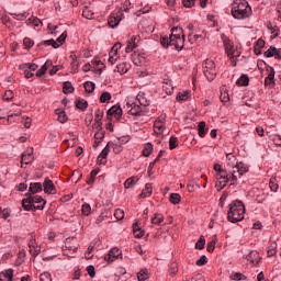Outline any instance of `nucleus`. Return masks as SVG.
Here are the masks:
<instances>
[{
    "label": "nucleus",
    "mask_w": 281,
    "mask_h": 281,
    "mask_svg": "<svg viewBox=\"0 0 281 281\" xmlns=\"http://www.w3.org/2000/svg\"><path fill=\"white\" fill-rule=\"evenodd\" d=\"M76 106L77 109H79L80 111H85L87 110V108L89 106V102H87V100L85 99H78L76 101Z\"/></svg>",
    "instance_id": "obj_38"
},
{
    "label": "nucleus",
    "mask_w": 281,
    "mask_h": 281,
    "mask_svg": "<svg viewBox=\"0 0 281 281\" xmlns=\"http://www.w3.org/2000/svg\"><path fill=\"white\" fill-rule=\"evenodd\" d=\"M137 49V36L133 35L130 41H127V45L125 47L126 54H131V52Z\"/></svg>",
    "instance_id": "obj_22"
},
{
    "label": "nucleus",
    "mask_w": 281,
    "mask_h": 281,
    "mask_svg": "<svg viewBox=\"0 0 281 281\" xmlns=\"http://www.w3.org/2000/svg\"><path fill=\"white\" fill-rule=\"evenodd\" d=\"M40 45H48V46L50 45L52 47H54V49H58V47H60V45H58V43L54 41V38L46 40L42 42Z\"/></svg>",
    "instance_id": "obj_50"
},
{
    "label": "nucleus",
    "mask_w": 281,
    "mask_h": 281,
    "mask_svg": "<svg viewBox=\"0 0 281 281\" xmlns=\"http://www.w3.org/2000/svg\"><path fill=\"white\" fill-rule=\"evenodd\" d=\"M246 260H248V262H251V265H254L255 267L258 266L260 263V252H258V250H251L247 256H246Z\"/></svg>",
    "instance_id": "obj_15"
},
{
    "label": "nucleus",
    "mask_w": 281,
    "mask_h": 281,
    "mask_svg": "<svg viewBox=\"0 0 281 281\" xmlns=\"http://www.w3.org/2000/svg\"><path fill=\"white\" fill-rule=\"evenodd\" d=\"M162 222H164V215L161 213H156L151 217L153 225H161Z\"/></svg>",
    "instance_id": "obj_36"
},
{
    "label": "nucleus",
    "mask_w": 281,
    "mask_h": 281,
    "mask_svg": "<svg viewBox=\"0 0 281 281\" xmlns=\"http://www.w3.org/2000/svg\"><path fill=\"white\" fill-rule=\"evenodd\" d=\"M43 188L45 194H56V186H54V181H52L49 178H45Z\"/></svg>",
    "instance_id": "obj_12"
},
{
    "label": "nucleus",
    "mask_w": 281,
    "mask_h": 281,
    "mask_svg": "<svg viewBox=\"0 0 281 281\" xmlns=\"http://www.w3.org/2000/svg\"><path fill=\"white\" fill-rule=\"evenodd\" d=\"M160 45H162L165 49H168V47H170V36L160 38Z\"/></svg>",
    "instance_id": "obj_62"
},
{
    "label": "nucleus",
    "mask_w": 281,
    "mask_h": 281,
    "mask_svg": "<svg viewBox=\"0 0 281 281\" xmlns=\"http://www.w3.org/2000/svg\"><path fill=\"white\" fill-rule=\"evenodd\" d=\"M169 201L172 205H179V203H181V195L179 193H171Z\"/></svg>",
    "instance_id": "obj_42"
},
{
    "label": "nucleus",
    "mask_w": 281,
    "mask_h": 281,
    "mask_svg": "<svg viewBox=\"0 0 281 281\" xmlns=\"http://www.w3.org/2000/svg\"><path fill=\"white\" fill-rule=\"evenodd\" d=\"M27 25H34L35 27H38V25H41V21L38 20V18H29L26 20Z\"/></svg>",
    "instance_id": "obj_54"
},
{
    "label": "nucleus",
    "mask_w": 281,
    "mask_h": 281,
    "mask_svg": "<svg viewBox=\"0 0 281 281\" xmlns=\"http://www.w3.org/2000/svg\"><path fill=\"white\" fill-rule=\"evenodd\" d=\"M47 201L41 195H30L22 200V207L25 212H36V210H45Z\"/></svg>",
    "instance_id": "obj_3"
},
{
    "label": "nucleus",
    "mask_w": 281,
    "mask_h": 281,
    "mask_svg": "<svg viewBox=\"0 0 281 281\" xmlns=\"http://www.w3.org/2000/svg\"><path fill=\"white\" fill-rule=\"evenodd\" d=\"M14 98V92L12 90H7L3 95V100L10 101Z\"/></svg>",
    "instance_id": "obj_63"
},
{
    "label": "nucleus",
    "mask_w": 281,
    "mask_h": 281,
    "mask_svg": "<svg viewBox=\"0 0 281 281\" xmlns=\"http://www.w3.org/2000/svg\"><path fill=\"white\" fill-rule=\"evenodd\" d=\"M202 69L205 78L209 79L210 82H212V80L216 78V64L214 63V60L205 59L202 63Z\"/></svg>",
    "instance_id": "obj_4"
},
{
    "label": "nucleus",
    "mask_w": 281,
    "mask_h": 281,
    "mask_svg": "<svg viewBox=\"0 0 281 281\" xmlns=\"http://www.w3.org/2000/svg\"><path fill=\"white\" fill-rule=\"evenodd\" d=\"M114 116L116 120L122 117V108L117 105H113L110 110H108V117Z\"/></svg>",
    "instance_id": "obj_24"
},
{
    "label": "nucleus",
    "mask_w": 281,
    "mask_h": 281,
    "mask_svg": "<svg viewBox=\"0 0 281 281\" xmlns=\"http://www.w3.org/2000/svg\"><path fill=\"white\" fill-rule=\"evenodd\" d=\"M169 44L170 46L176 47L178 52H181V49H183V45H186V36L182 35L179 37V34L170 35Z\"/></svg>",
    "instance_id": "obj_6"
},
{
    "label": "nucleus",
    "mask_w": 281,
    "mask_h": 281,
    "mask_svg": "<svg viewBox=\"0 0 281 281\" xmlns=\"http://www.w3.org/2000/svg\"><path fill=\"white\" fill-rule=\"evenodd\" d=\"M153 194V183H146L142 193L139 194L140 199H148Z\"/></svg>",
    "instance_id": "obj_28"
},
{
    "label": "nucleus",
    "mask_w": 281,
    "mask_h": 281,
    "mask_svg": "<svg viewBox=\"0 0 281 281\" xmlns=\"http://www.w3.org/2000/svg\"><path fill=\"white\" fill-rule=\"evenodd\" d=\"M119 49H122V43H116L112 46L109 53L110 65H115V63H117V58H120V54H117Z\"/></svg>",
    "instance_id": "obj_9"
},
{
    "label": "nucleus",
    "mask_w": 281,
    "mask_h": 281,
    "mask_svg": "<svg viewBox=\"0 0 281 281\" xmlns=\"http://www.w3.org/2000/svg\"><path fill=\"white\" fill-rule=\"evenodd\" d=\"M149 276H148V269H142L138 273H137V279L138 281H146L148 280Z\"/></svg>",
    "instance_id": "obj_46"
},
{
    "label": "nucleus",
    "mask_w": 281,
    "mask_h": 281,
    "mask_svg": "<svg viewBox=\"0 0 281 281\" xmlns=\"http://www.w3.org/2000/svg\"><path fill=\"white\" fill-rule=\"evenodd\" d=\"M226 159H227V166H229V168H236V164H238L236 161V156L232 154H227Z\"/></svg>",
    "instance_id": "obj_43"
},
{
    "label": "nucleus",
    "mask_w": 281,
    "mask_h": 281,
    "mask_svg": "<svg viewBox=\"0 0 281 281\" xmlns=\"http://www.w3.org/2000/svg\"><path fill=\"white\" fill-rule=\"evenodd\" d=\"M29 251L33 258H36L41 254V246L36 245V239L29 241Z\"/></svg>",
    "instance_id": "obj_20"
},
{
    "label": "nucleus",
    "mask_w": 281,
    "mask_h": 281,
    "mask_svg": "<svg viewBox=\"0 0 281 281\" xmlns=\"http://www.w3.org/2000/svg\"><path fill=\"white\" fill-rule=\"evenodd\" d=\"M195 265L198 267H204V265H207V257L205 255H202L199 260H196Z\"/></svg>",
    "instance_id": "obj_60"
},
{
    "label": "nucleus",
    "mask_w": 281,
    "mask_h": 281,
    "mask_svg": "<svg viewBox=\"0 0 281 281\" xmlns=\"http://www.w3.org/2000/svg\"><path fill=\"white\" fill-rule=\"evenodd\" d=\"M52 65V60H47L37 71H36V76L38 78H41V76H45L46 71H47V67H49Z\"/></svg>",
    "instance_id": "obj_35"
},
{
    "label": "nucleus",
    "mask_w": 281,
    "mask_h": 281,
    "mask_svg": "<svg viewBox=\"0 0 281 281\" xmlns=\"http://www.w3.org/2000/svg\"><path fill=\"white\" fill-rule=\"evenodd\" d=\"M104 135H105L104 130H100V131L95 132L94 139L102 142V139H104Z\"/></svg>",
    "instance_id": "obj_61"
},
{
    "label": "nucleus",
    "mask_w": 281,
    "mask_h": 281,
    "mask_svg": "<svg viewBox=\"0 0 281 281\" xmlns=\"http://www.w3.org/2000/svg\"><path fill=\"white\" fill-rule=\"evenodd\" d=\"M195 249H205V237H200V239L195 243Z\"/></svg>",
    "instance_id": "obj_53"
},
{
    "label": "nucleus",
    "mask_w": 281,
    "mask_h": 281,
    "mask_svg": "<svg viewBox=\"0 0 281 281\" xmlns=\"http://www.w3.org/2000/svg\"><path fill=\"white\" fill-rule=\"evenodd\" d=\"M114 217H115L116 221H122V220H124V210H122V209H116V210L114 211Z\"/></svg>",
    "instance_id": "obj_55"
},
{
    "label": "nucleus",
    "mask_w": 281,
    "mask_h": 281,
    "mask_svg": "<svg viewBox=\"0 0 281 281\" xmlns=\"http://www.w3.org/2000/svg\"><path fill=\"white\" fill-rule=\"evenodd\" d=\"M64 93L65 94H67V93H74V91H75V88H74V86L71 85V82L70 81H66V82H64Z\"/></svg>",
    "instance_id": "obj_48"
},
{
    "label": "nucleus",
    "mask_w": 281,
    "mask_h": 281,
    "mask_svg": "<svg viewBox=\"0 0 281 281\" xmlns=\"http://www.w3.org/2000/svg\"><path fill=\"white\" fill-rule=\"evenodd\" d=\"M198 133H199L200 137H205L206 132H205V122L204 121L199 123Z\"/></svg>",
    "instance_id": "obj_51"
},
{
    "label": "nucleus",
    "mask_w": 281,
    "mask_h": 281,
    "mask_svg": "<svg viewBox=\"0 0 281 281\" xmlns=\"http://www.w3.org/2000/svg\"><path fill=\"white\" fill-rule=\"evenodd\" d=\"M98 172H100V170H98V169H93V170L90 172V177H89V179L87 180V184H88V186H93V183L95 182V177H98Z\"/></svg>",
    "instance_id": "obj_44"
},
{
    "label": "nucleus",
    "mask_w": 281,
    "mask_h": 281,
    "mask_svg": "<svg viewBox=\"0 0 281 281\" xmlns=\"http://www.w3.org/2000/svg\"><path fill=\"white\" fill-rule=\"evenodd\" d=\"M190 91L179 92L177 94L178 102H186V100H190Z\"/></svg>",
    "instance_id": "obj_41"
},
{
    "label": "nucleus",
    "mask_w": 281,
    "mask_h": 281,
    "mask_svg": "<svg viewBox=\"0 0 281 281\" xmlns=\"http://www.w3.org/2000/svg\"><path fill=\"white\" fill-rule=\"evenodd\" d=\"M135 102L143 109H146V106L150 105V100H148V97H146V92H139Z\"/></svg>",
    "instance_id": "obj_17"
},
{
    "label": "nucleus",
    "mask_w": 281,
    "mask_h": 281,
    "mask_svg": "<svg viewBox=\"0 0 281 281\" xmlns=\"http://www.w3.org/2000/svg\"><path fill=\"white\" fill-rule=\"evenodd\" d=\"M268 76L265 79L266 87H271V85L276 83V69L273 67H268L267 69Z\"/></svg>",
    "instance_id": "obj_18"
},
{
    "label": "nucleus",
    "mask_w": 281,
    "mask_h": 281,
    "mask_svg": "<svg viewBox=\"0 0 281 281\" xmlns=\"http://www.w3.org/2000/svg\"><path fill=\"white\" fill-rule=\"evenodd\" d=\"M65 247L68 251H71L72 254H76V251H78V244L76 243L75 238H67Z\"/></svg>",
    "instance_id": "obj_21"
},
{
    "label": "nucleus",
    "mask_w": 281,
    "mask_h": 281,
    "mask_svg": "<svg viewBox=\"0 0 281 281\" xmlns=\"http://www.w3.org/2000/svg\"><path fill=\"white\" fill-rule=\"evenodd\" d=\"M109 153H111V149L109 145H106L98 156V164L104 166V164H106V157H109Z\"/></svg>",
    "instance_id": "obj_23"
},
{
    "label": "nucleus",
    "mask_w": 281,
    "mask_h": 281,
    "mask_svg": "<svg viewBox=\"0 0 281 281\" xmlns=\"http://www.w3.org/2000/svg\"><path fill=\"white\" fill-rule=\"evenodd\" d=\"M137 181H139V178H137V177L128 178L124 183L125 189L128 190L130 188H133V186H135V183H137Z\"/></svg>",
    "instance_id": "obj_40"
},
{
    "label": "nucleus",
    "mask_w": 281,
    "mask_h": 281,
    "mask_svg": "<svg viewBox=\"0 0 281 281\" xmlns=\"http://www.w3.org/2000/svg\"><path fill=\"white\" fill-rule=\"evenodd\" d=\"M133 234L135 238H142L144 236V231L139 227L137 222L133 224Z\"/></svg>",
    "instance_id": "obj_33"
},
{
    "label": "nucleus",
    "mask_w": 281,
    "mask_h": 281,
    "mask_svg": "<svg viewBox=\"0 0 281 281\" xmlns=\"http://www.w3.org/2000/svg\"><path fill=\"white\" fill-rule=\"evenodd\" d=\"M109 148L113 150V153H115V155H120V153H122V150L124 149L122 147V138H116V140H110L108 143Z\"/></svg>",
    "instance_id": "obj_14"
},
{
    "label": "nucleus",
    "mask_w": 281,
    "mask_h": 281,
    "mask_svg": "<svg viewBox=\"0 0 281 281\" xmlns=\"http://www.w3.org/2000/svg\"><path fill=\"white\" fill-rule=\"evenodd\" d=\"M19 69H29L30 71H36L38 69V65L31 63L21 64L19 66Z\"/></svg>",
    "instance_id": "obj_37"
},
{
    "label": "nucleus",
    "mask_w": 281,
    "mask_h": 281,
    "mask_svg": "<svg viewBox=\"0 0 281 281\" xmlns=\"http://www.w3.org/2000/svg\"><path fill=\"white\" fill-rule=\"evenodd\" d=\"M232 14L234 19H248L251 16V7L247 0H234Z\"/></svg>",
    "instance_id": "obj_2"
},
{
    "label": "nucleus",
    "mask_w": 281,
    "mask_h": 281,
    "mask_svg": "<svg viewBox=\"0 0 281 281\" xmlns=\"http://www.w3.org/2000/svg\"><path fill=\"white\" fill-rule=\"evenodd\" d=\"M123 16H124V11L122 9H119L117 13H112L108 20L110 27H117Z\"/></svg>",
    "instance_id": "obj_8"
},
{
    "label": "nucleus",
    "mask_w": 281,
    "mask_h": 281,
    "mask_svg": "<svg viewBox=\"0 0 281 281\" xmlns=\"http://www.w3.org/2000/svg\"><path fill=\"white\" fill-rule=\"evenodd\" d=\"M169 273L170 276H177V273H179V265L177 262H171L169 265Z\"/></svg>",
    "instance_id": "obj_47"
},
{
    "label": "nucleus",
    "mask_w": 281,
    "mask_h": 281,
    "mask_svg": "<svg viewBox=\"0 0 281 281\" xmlns=\"http://www.w3.org/2000/svg\"><path fill=\"white\" fill-rule=\"evenodd\" d=\"M93 14H94V12L91 8H89V7L83 8L82 16L85 19H88L89 21H91V19H93Z\"/></svg>",
    "instance_id": "obj_39"
},
{
    "label": "nucleus",
    "mask_w": 281,
    "mask_h": 281,
    "mask_svg": "<svg viewBox=\"0 0 281 281\" xmlns=\"http://www.w3.org/2000/svg\"><path fill=\"white\" fill-rule=\"evenodd\" d=\"M223 44L228 58H233L234 54H236V48H234V43H232V41L226 37L224 38Z\"/></svg>",
    "instance_id": "obj_16"
},
{
    "label": "nucleus",
    "mask_w": 281,
    "mask_h": 281,
    "mask_svg": "<svg viewBox=\"0 0 281 281\" xmlns=\"http://www.w3.org/2000/svg\"><path fill=\"white\" fill-rule=\"evenodd\" d=\"M11 15L16 21H25V19H27V14L26 13H12Z\"/></svg>",
    "instance_id": "obj_59"
},
{
    "label": "nucleus",
    "mask_w": 281,
    "mask_h": 281,
    "mask_svg": "<svg viewBox=\"0 0 281 281\" xmlns=\"http://www.w3.org/2000/svg\"><path fill=\"white\" fill-rule=\"evenodd\" d=\"M56 115L58 116L57 120L60 122V124H65L67 122V114L65 113V110L57 109L55 110Z\"/></svg>",
    "instance_id": "obj_31"
},
{
    "label": "nucleus",
    "mask_w": 281,
    "mask_h": 281,
    "mask_svg": "<svg viewBox=\"0 0 281 281\" xmlns=\"http://www.w3.org/2000/svg\"><path fill=\"white\" fill-rule=\"evenodd\" d=\"M214 170L216 172V179H217L216 186L220 188V190H223V188L227 186V171L223 169L221 164H215Z\"/></svg>",
    "instance_id": "obj_5"
},
{
    "label": "nucleus",
    "mask_w": 281,
    "mask_h": 281,
    "mask_svg": "<svg viewBox=\"0 0 281 281\" xmlns=\"http://www.w3.org/2000/svg\"><path fill=\"white\" fill-rule=\"evenodd\" d=\"M266 58H276L277 60H281V48H277L276 46H270L263 54Z\"/></svg>",
    "instance_id": "obj_10"
},
{
    "label": "nucleus",
    "mask_w": 281,
    "mask_h": 281,
    "mask_svg": "<svg viewBox=\"0 0 281 281\" xmlns=\"http://www.w3.org/2000/svg\"><path fill=\"white\" fill-rule=\"evenodd\" d=\"M127 109H130V115H134L135 117H142V115H145L146 113V108L138 105L136 102L133 104L127 103Z\"/></svg>",
    "instance_id": "obj_7"
},
{
    "label": "nucleus",
    "mask_w": 281,
    "mask_h": 281,
    "mask_svg": "<svg viewBox=\"0 0 281 281\" xmlns=\"http://www.w3.org/2000/svg\"><path fill=\"white\" fill-rule=\"evenodd\" d=\"M237 87H248L249 86V76L241 75L236 81Z\"/></svg>",
    "instance_id": "obj_32"
},
{
    "label": "nucleus",
    "mask_w": 281,
    "mask_h": 281,
    "mask_svg": "<svg viewBox=\"0 0 281 281\" xmlns=\"http://www.w3.org/2000/svg\"><path fill=\"white\" fill-rule=\"evenodd\" d=\"M245 218V204L243 201L235 200L229 204L227 220L229 223H240Z\"/></svg>",
    "instance_id": "obj_1"
},
{
    "label": "nucleus",
    "mask_w": 281,
    "mask_h": 281,
    "mask_svg": "<svg viewBox=\"0 0 281 281\" xmlns=\"http://www.w3.org/2000/svg\"><path fill=\"white\" fill-rule=\"evenodd\" d=\"M235 170H237L238 177H243L246 172H249V166L245 162H238L235 166Z\"/></svg>",
    "instance_id": "obj_26"
},
{
    "label": "nucleus",
    "mask_w": 281,
    "mask_h": 281,
    "mask_svg": "<svg viewBox=\"0 0 281 281\" xmlns=\"http://www.w3.org/2000/svg\"><path fill=\"white\" fill-rule=\"evenodd\" d=\"M40 281H52V274L49 272H43L40 276Z\"/></svg>",
    "instance_id": "obj_64"
},
{
    "label": "nucleus",
    "mask_w": 281,
    "mask_h": 281,
    "mask_svg": "<svg viewBox=\"0 0 281 281\" xmlns=\"http://www.w3.org/2000/svg\"><path fill=\"white\" fill-rule=\"evenodd\" d=\"M81 213L83 214V216H89V214H91V205L89 203L82 204Z\"/></svg>",
    "instance_id": "obj_52"
},
{
    "label": "nucleus",
    "mask_w": 281,
    "mask_h": 281,
    "mask_svg": "<svg viewBox=\"0 0 281 281\" xmlns=\"http://www.w3.org/2000/svg\"><path fill=\"white\" fill-rule=\"evenodd\" d=\"M0 278H4V280L12 281V279L14 278V270L8 269L5 271H2L0 273Z\"/></svg>",
    "instance_id": "obj_34"
},
{
    "label": "nucleus",
    "mask_w": 281,
    "mask_h": 281,
    "mask_svg": "<svg viewBox=\"0 0 281 281\" xmlns=\"http://www.w3.org/2000/svg\"><path fill=\"white\" fill-rule=\"evenodd\" d=\"M87 93H93L95 91V83L92 81H87L83 83Z\"/></svg>",
    "instance_id": "obj_45"
},
{
    "label": "nucleus",
    "mask_w": 281,
    "mask_h": 281,
    "mask_svg": "<svg viewBox=\"0 0 281 281\" xmlns=\"http://www.w3.org/2000/svg\"><path fill=\"white\" fill-rule=\"evenodd\" d=\"M130 69H131V64L126 61L120 63L116 66V71L119 74H127Z\"/></svg>",
    "instance_id": "obj_29"
},
{
    "label": "nucleus",
    "mask_w": 281,
    "mask_h": 281,
    "mask_svg": "<svg viewBox=\"0 0 281 281\" xmlns=\"http://www.w3.org/2000/svg\"><path fill=\"white\" fill-rule=\"evenodd\" d=\"M33 150L30 149L27 151H24L21 156V168H23V164H25V166H27L29 164L32 162V155H33Z\"/></svg>",
    "instance_id": "obj_25"
},
{
    "label": "nucleus",
    "mask_w": 281,
    "mask_h": 281,
    "mask_svg": "<svg viewBox=\"0 0 281 281\" xmlns=\"http://www.w3.org/2000/svg\"><path fill=\"white\" fill-rule=\"evenodd\" d=\"M221 102L226 104V102H229V92L227 91V87L222 86L221 87V94H220Z\"/></svg>",
    "instance_id": "obj_30"
},
{
    "label": "nucleus",
    "mask_w": 281,
    "mask_h": 281,
    "mask_svg": "<svg viewBox=\"0 0 281 281\" xmlns=\"http://www.w3.org/2000/svg\"><path fill=\"white\" fill-rule=\"evenodd\" d=\"M240 177L238 176V169L236 167H233L231 171L227 172V183H231V186H234Z\"/></svg>",
    "instance_id": "obj_19"
},
{
    "label": "nucleus",
    "mask_w": 281,
    "mask_h": 281,
    "mask_svg": "<svg viewBox=\"0 0 281 281\" xmlns=\"http://www.w3.org/2000/svg\"><path fill=\"white\" fill-rule=\"evenodd\" d=\"M23 45L25 49H32V47H34V41H32L30 37H25L23 40Z\"/></svg>",
    "instance_id": "obj_56"
},
{
    "label": "nucleus",
    "mask_w": 281,
    "mask_h": 281,
    "mask_svg": "<svg viewBox=\"0 0 281 281\" xmlns=\"http://www.w3.org/2000/svg\"><path fill=\"white\" fill-rule=\"evenodd\" d=\"M151 153H153V145L150 143H147L143 148V155L144 157H150Z\"/></svg>",
    "instance_id": "obj_49"
},
{
    "label": "nucleus",
    "mask_w": 281,
    "mask_h": 281,
    "mask_svg": "<svg viewBox=\"0 0 281 281\" xmlns=\"http://www.w3.org/2000/svg\"><path fill=\"white\" fill-rule=\"evenodd\" d=\"M38 192H43V184L41 182H32L29 187V193L38 194Z\"/></svg>",
    "instance_id": "obj_27"
},
{
    "label": "nucleus",
    "mask_w": 281,
    "mask_h": 281,
    "mask_svg": "<svg viewBox=\"0 0 281 281\" xmlns=\"http://www.w3.org/2000/svg\"><path fill=\"white\" fill-rule=\"evenodd\" d=\"M165 128H166V119L160 116L154 123V133L156 135H161Z\"/></svg>",
    "instance_id": "obj_11"
},
{
    "label": "nucleus",
    "mask_w": 281,
    "mask_h": 281,
    "mask_svg": "<svg viewBox=\"0 0 281 281\" xmlns=\"http://www.w3.org/2000/svg\"><path fill=\"white\" fill-rule=\"evenodd\" d=\"M178 138L176 136H171L169 139V149L170 150H175V148H177L178 144Z\"/></svg>",
    "instance_id": "obj_58"
},
{
    "label": "nucleus",
    "mask_w": 281,
    "mask_h": 281,
    "mask_svg": "<svg viewBox=\"0 0 281 281\" xmlns=\"http://www.w3.org/2000/svg\"><path fill=\"white\" fill-rule=\"evenodd\" d=\"M111 100V93L110 92H103L100 97V103L104 104L105 102H109Z\"/></svg>",
    "instance_id": "obj_57"
},
{
    "label": "nucleus",
    "mask_w": 281,
    "mask_h": 281,
    "mask_svg": "<svg viewBox=\"0 0 281 281\" xmlns=\"http://www.w3.org/2000/svg\"><path fill=\"white\" fill-rule=\"evenodd\" d=\"M120 256H122V250H120L119 248H112L104 257V260L106 262H114L115 260H117V258H120Z\"/></svg>",
    "instance_id": "obj_13"
}]
</instances>
